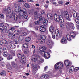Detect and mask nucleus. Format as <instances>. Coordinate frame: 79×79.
<instances>
[{"label": "nucleus", "mask_w": 79, "mask_h": 79, "mask_svg": "<svg viewBox=\"0 0 79 79\" xmlns=\"http://www.w3.org/2000/svg\"><path fill=\"white\" fill-rule=\"evenodd\" d=\"M54 20L56 22H60L61 23H63L64 20L62 16H59L57 14H55L54 15Z\"/></svg>", "instance_id": "1"}, {"label": "nucleus", "mask_w": 79, "mask_h": 79, "mask_svg": "<svg viewBox=\"0 0 79 79\" xmlns=\"http://www.w3.org/2000/svg\"><path fill=\"white\" fill-rule=\"evenodd\" d=\"M17 57L19 58H20V62L23 64H25L26 62V58L25 57V56L24 55H22L20 53L17 54Z\"/></svg>", "instance_id": "2"}, {"label": "nucleus", "mask_w": 79, "mask_h": 79, "mask_svg": "<svg viewBox=\"0 0 79 79\" xmlns=\"http://www.w3.org/2000/svg\"><path fill=\"white\" fill-rule=\"evenodd\" d=\"M55 34L56 35V37L57 39H59V37H58V34H59V30L58 29H56L55 31V32H53L52 33V37L53 39H55Z\"/></svg>", "instance_id": "3"}, {"label": "nucleus", "mask_w": 79, "mask_h": 79, "mask_svg": "<svg viewBox=\"0 0 79 79\" xmlns=\"http://www.w3.org/2000/svg\"><path fill=\"white\" fill-rule=\"evenodd\" d=\"M55 68L56 70L61 69L63 68V63L60 62L57 63L55 65Z\"/></svg>", "instance_id": "4"}, {"label": "nucleus", "mask_w": 79, "mask_h": 79, "mask_svg": "<svg viewBox=\"0 0 79 79\" xmlns=\"http://www.w3.org/2000/svg\"><path fill=\"white\" fill-rule=\"evenodd\" d=\"M41 55L44 56L46 59H48L50 56V54L46 52H42Z\"/></svg>", "instance_id": "5"}, {"label": "nucleus", "mask_w": 79, "mask_h": 79, "mask_svg": "<svg viewBox=\"0 0 79 79\" xmlns=\"http://www.w3.org/2000/svg\"><path fill=\"white\" fill-rule=\"evenodd\" d=\"M66 27L67 28L71 27L73 30L74 29V23H73L70 22L66 23Z\"/></svg>", "instance_id": "6"}, {"label": "nucleus", "mask_w": 79, "mask_h": 79, "mask_svg": "<svg viewBox=\"0 0 79 79\" xmlns=\"http://www.w3.org/2000/svg\"><path fill=\"white\" fill-rule=\"evenodd\" d=\"M33 68L32 74H35L36 73V71H37V65L35 64H32Z\"/></svg>", "instance_id": "7"}, {"label": "nucleus", "mask_w": 79, "mask_h": 79, "mask_svg": "<svg viewBox=\"0 0 79 79\" xmlns=\"http://www.w3.org/2000/svg\"><path fill=\"white\" fill-rule=\"evenodd\" d=\"M64 63L66 66V67H69V66H71L72 63L71 62H69V60H66L64 61Z\"/></svg>", "instance_id": "8"}, {"label": "nucleus", "mask_w": 79, "mask_h": 79, "mask_svg": "<svg viewBox=\"0 0 79 79\" xmlns=\"http://www.w3.org/2000/svg\"><path fill=\"white\" fill-rule=\"evenodd\" d=\"M61 15L62 16H64L66 19L69 18V14L67 11L62 12L61 13Z\"/></svg>", "instance_id": "9"}, {"label": "nucleus", "mask_w": 79, "mask_h": 79, "mask_svg": "<svg viewBox=\"0 0 79 79\" xmlns=\"http://www.w3.org/2000/svg\"><path fill=\"white\" fill-rule=\"evenodd\" d=\"M41 79H49V75L47 74H42L41 77Z\"/></svg>", "instance_id": "10"}, {"label": "nucleus", "mask_w": 79, "mask_h": 79, "mask_svg": "<svg viewBox=\"0 0 79 79\" xmlns=\"http://www.w3.org/2000/svg\"><path fill=\"white\" fill-rule=\"evenodd\" d=\"M47 49V48L45 47V46H41L39 47V50L41 51L40 52V54L42 55V52H44V50H45Z\"/></svg>", "instance_id": "11"}, {"label": "nucleus", "mask_w": 79, "mask_h": 79, "mask_svg": "<svg viewBox=\"0 0 79 79\" xmlns=\"http://www.w3.org/2000/svg\"><path fill=\"white\" fill-rule=\"evenodd\" d=\"M36 58L37 60L38 61H39L41 63H43V62H44V60L40 58V56H39V55L37 56Z\"/></svg>", "instance_id": "12"}, {"label": "nucleus", "mask_w": 79, "mask_h": 79, "mask_svg": "<svg viewBox=\"0 0 79 79\" xmlns=\"http://www.w3.org/2000/svg\"><path fill=\"white\" fill-rule=\"evenodd\" d=\"M73 17H74V18L77 17L78 19H79V14H77L75 11H73Z\"/></svg>", "instance_id": "13"}, {"label": "nucleus", "mask_w": 79, "mask_h": 79, "mask_svg": "<svg viewBox=\"0 0 79 79\" xmlns=\"http://www.w3.org/2000/svg\"><path fill=\"white\" fill-rule=\"evenodd\" d=\"M61 42L62 44H67V40L64 37H63L61 40Z\"/></svg>", "instance_id": "14"}, {"label": "nucleus", "mask_w": 79, "mask_h": 79, "mask_svg": "<svg viewBox=\"0 0 79 79\" xmlns=\"http://www.w3.org/2000/svg\"><path fill=\"white\" fill-rule=\"evenodd\" d=\"M40 30L41 32H45L46 31V29L44 25H42L40 27Z\"/></svg>", "instance_id": "15"}, {"label": "nucleus", "mask_w": 79, "mask_h": 79, "mask_svg": "<svg viewBox=\"0 0 79 79\" xmlns=\"http://www.w3.org/2000/svg\"><path fill=\"white\" fill-rule=\"evenodd\" d=\"M20 10H21V7L19 6H17L15 7V10L17 13H19Z\"/></svg>", "instance_id": "16"}, {"label": "nucleus", "mask_w": 79, "mask_h": 79, "mask_svg": "<svg viewBox=\"0 0 79 79\" xmlns=\"http://www.w3.org/2000/svg\"><path fill=\"white\" fill-rule=\"evenodd\" d=\"M47 44L49 45L50 48H52V46H53V42L51 41H48L47 42Z\"/></svg>", "instance_id": "17"}, {"label": "nucleus", "mask_w": 79, "mask_h": 79, "mask_svg": "<svg viewBox=\"0 0 79 79\" xmlns=\"http://www.w3.org/2000/svg\"><path fill=\"white\" fill-rule=\"evenodd\" d=\"M47 16L49 19H53V15L52 14L50 13H48L47 14Z\"/></svg>", "instance_id": "18"}, {"label": "nucleus", "mask_w": 79, "mask_h": 79, "mask_svg": "<svg viewBox=\"0 0 79 79\" xmlns=\"http://www.w3.org/2000/svg\"><path fill=\"white\" fill-rule=\"evenodd\" d=\"M73 71H74V66L71 67L69 70V73H71L73 72Z\"/></svg>", "instance_id": "19"}, {"label": "nucleus", "mask_w": 79, "mask_h": 79, "mask_svg": "<svg viewBox=\"0 0 79 79\" xmlns=\"http://www.w3.org/2000/svg\"><path fill=\"white\" fill-rule=\"evenodd\" d=\"M71 35L72 38L73 39V38H74L76 37V34L74 32L72 31L71 33Z\"/></svg>", "instance_id": "20"}, {"label": "nucleus", "mask_w": 79, "mask_h": 79, "mask_svg": "<svg viewBox=\"0 0 79 79\" xmlns=\"http://www.w3.org/2000/svg\"><path fill=\"white\" fill-rule=\"evenodd\" d=\"M44 22H43V24L44 26H47L48 25V20L47 19H44Z\"/></svg>", "instance_id": "21"}, {"label": "nucleus", "mask_w": 79, "mask_h": 79, "mask_svg": "<svg viewBox=\"0 0 79 79\" xmlns=\"http://www.w3.org/2000/svg\"><path fill=\"white\" fill-rule=\"evenodd\" d=\"M54 27L53 25L51 26L49 28V31L50 32H53V31H54Z\"/></svg>", "instance_id": "22"}, {"label": "nucleus", "mask_w": 79, "mask_h": 79, "mask_svg": "<svg viewBox=\"0 0 79 79\" xmlns=\"http://www.w3.org/2000/svg\"><path fill=\"white\" fill-rule=\"evenodd\" d=\"M67 38L68 41H71V36L69 35H67Z\"/></svg>", "instance_id": "23"}, {"label": "nucleus", "mask_w": 79, "mask_h": 79, "mask_svg": "<svg viewBox=\"0 0 79 79\" xmlns=\"http://www.w3.org/2000/svg\"><path fill=\"white\" fill-rule=\"evenodd\" d=\"M23 14L24 18H25V19H27V17H28V15L27 14V13H25Z\"/></svg>", "instance_id": "24"}, {"label": "nucleus", "mask_w": 79, "mask_h": 79, "mask_svg": "<svg viewBox=\"0 0 79 79\" xmlns=\"http://www.w3.org/2000/svg\"><path fill=\"white\" fill-rule=\"evenodd\" d=\"M37 55H35V56H32V57H34V56H35V58H34V59H32V60L33 61H37Z\"/></svg>", "instance_id": "25"}, {"label": "nucleus", "mask_w": 79, "mask_h": 79, "mask_svg": "<svg viewBox=\"0 0 79 79\" xmlns=\"http://www.w3.org/2000/svg\"><path fill=\"white\" fill-rule=\"evenodd\" d=\"M40 21H35L34 22L35 24L36 25H39V24H40Z\"/></svg>", "instance_id": "26"}, {"label": "nucleus", "mask_w": 79, "mask_h": 79, "mask_svg": "<svg viewBox=\"0 0 79 79\" xmlns=\"http://www.w3.org/2000/svg\"><path fill=\"white\" fill-rule=\"evenodd\" d=\"M41 39H42V40H45L46 39V37H45V35H42L40 36Z\"/></svg>", "instance_id": "27"}, {"label": "nucleus", "mask_w": 79, "mask_h": 79, "mask_svg": "<svg viewBox=\"0 0 79 79\" xmlns=\"http://www.w3.org/2000/svg\"><path fill=\"white\" fill-rule=\"evenodd\" d=\"M39 41L40 42V43L41 44H44L45 42V40H42L41 39H40L39 40Z\"/></svg>", "instance_id": "28"}, {"label": "nucleus", "mask_w": 79, "mask_h": 79, "mask_svg": "<svg viewBox=\"0 0 79 79\" xmlns=\"http://www.w3.org/2000/svg\"><path fill=\"white\" fill-rule=\"evenodd\" d=\"M44 19H45V18H44L42 19V16H41L39 18V21H44Z\"/></svg>", "instance_id": "29"}, {"label": "nucleus", "mask_w": 79, "mask_h": 79, "mask_svg": "<svg viewBox=\"0 0 79 79\" xmlns=\"http://www.w3.org/2000/svg\"><path fill=\"white\" fill-rule=\"evenodd\" d=\"M18 16L16 15H15L14 16V20L15 21H16L17 20H18Z\"/></svg>", "instance_id": "30"}, {"label": "nucleus", "mask_w": 79, "mask_h": 79, "mask_svg": "<svg viewBox=\"0 0 79 79\" xmlns=\"http://www.w3.org/2000/svg\"><path fill=\"white\" fill-rule=\"evenodd\" d=\"M25 40L26 42H29L31 40V38L30 37H27L26 38Z\"/></svg>", "instance_id": "31"}, {"label": "nucleus", "mask_w": 79, "mask_h": 79, "mask_svg": "<svg viewBox=\"0 0 79 79\" xmlns=\"http://www.w3.org/2000/svg\"><path fill=\"white\" fill-rule=\"evenodd\" d=\"M28 43H27L23 45V47L24 48H28Z\"/></svg>", "instance_id": "32"}, {"label": "nucleus", "mask_w": 79, "mask_h": 79, "mask_svg": "<svg viewBox=\"0 0 79 79\" xmlns=\"http://www.w3.org/2000/svg\"><path fill=\"white\" fill-rule=\"evenodd\" d=\"M25 6L27 8H30V6H29V5L27 3H25Z\"/></svg>", "instance_id": "33"}, {"label": "nucleus", "mask_w": 79, "mask_h": 79, "mask_svg": "<svg viewBox=\"0 0 79 79\" xmlns=\"http://www.w3.org/2000/svg\"><path fill=\"white\" fill-rule=\"evenodd\" d=\"M23 14H24L25 13H27V10L26 9H23L22 10Z\"/></svg>", "instance_id": "34"}, {"label": "nucleus", "mask_w": 79, "mask_h": 79, "mask_svg": "<svg viewBox=\"0 0 79 79\" xmlns=\"http://www.w3.org/2000/svg\"><path fill=\"white\" fill-rule=\"evenodd\" d=\"M23 39H24V37L23 36H20L19 38V40L20 41L23 40Z\"/></svg>", "instance_id": "35"}, {"label": "nucleus", "mask_w": 79, "mask_h": 79, "mask_svg": "<svg viewBox=\"0 0 79 79\" xmlns=\"http://www.w3.org/2000/svg\"><path fill=\"white\" fill-rule=\"evenodd\" d=\"M10 47L11 48H14L15 47V45L13 44H12L10 45Z\"/></svg>", "instance_id": "36"}, {"label": "nucleus", "mask_w": 79, "mask_h": 79, "mask_svg": "<svg viewBox=\"0 0 79 79\" xmlns=\"http://www.w3.org/2000/svg\"><path fill=\"white\" fill-rule=\"evenodd\" d=\"M12 65L13 67H14V68H18V65L15 63H13Z\"/></svg>", "instance_id": "37"}, {"label": "nucleus", "mask_w": 79, "mask_h": 79, "mask_svg": "<svg viewBox=\"0 0 79 79\" xmlns=\"http://www.w3.org/2000/svg\"><path fill=\"white\" fill-rule=\"evenodd\" d=\"M10 53L12 54L13 56H15V51H11Z\"/></svg>", "instance_id": "38"}, {"label": "nucleus", "mask_w": 79, "mask_h": 79, "mask_svg": "<svg viewBox=\"0 0 79 79\" xmlns=\"http://www.w3.org/2000/svg\"><path fill=\"white\" fill-rule=\"evenodd\" d=\"M13 58V56L11 55H9L7 57L8 60H11Z\"/></svg>", "instance_id": "39"}, {"label": "nucleus", "mask_w": 79, "mask_h": 79, "mask_svg": "<svg viewBox=\"0 0 79 79\" xmlns=\"http://www.w3.org/2000/svg\"><path fill=\"white\" fill-rule=\"evenodd\" d=\"M3 55L5 57H6V56L8 55V53H7L6 52H4L3 53Z\"/></svg>", "instance_id": "40"}, {"label": "nucleus", "mask_w": 79, "mask_h": 79, "mask_svg": "<svg viewBox=\"0 0 79 79\" xmlns=\"http://www.w3.org/2000/svg\"><path fill=\"white\" fill-rule=\"evenodd\" d=\"M0 75L1 76H3V75H6V72L4 71L3 72L1 73Z\"/></svg>", "instance_id": "41"}, {"label": "nucleus", "mask_w": 79, "mask_h": 79, "mask_svg": "<svg viewBox=\"0 0 79 79\" xmlns=\"http://www.w3.org/2000/svg\"><path fill=\"white\" fill-rule=\"evenodd\" d=\"M7 11L9 13H11V10L10 8L8 7L7 8Z\"/></svg>", "instance_id": "42"}, {"label": "nucleus", "mask_w": 79, "mask_h": 79, "mask_svg": "<svg viewBox=\"0 0 79 79\" xmlns=\"http://www.w3.org/2000/svg\"><path fill=\"white\" fill-rule=\"evenodd\" d=\"M8 68L10 69V70H11L12 69V67L10 65H9L7 66Z\"/></svg>", "instance_id": "43"}, {"label": "nucleus", "mask_w": 79, "mask_h": 79, "mask_svg": "<svg viewBox=\"0 0 79 79\" xmlns=\"http://www.w3.org/2000/svg\"><path fill=\"white\" fill-rule=\"evenodd\" d=\"M35 16H39V13H38L37 11H35L34 12Z\"/></svg>", "instance_id": "44"}, {"label": "nucleus", "mask_w": 79, "mask_h": 79, "mask_svg": "<svg viewBox=\"0 0 79 79\" xmlns=\"http://www.w3.org/2000/svg\"><path fill=\"white\" fill-rule=\"evenodd\" d=\"M58 3L60 4V5H63L64 4V2H63L62 1H59L58 2Z\"/></svg>", "instance_id": "45"}, {"label": "nucleus", "mask_w": 79, "mask_h": 79, "mask_svg": "<svg viewBox=\"0 0 79 79\" xmlns=\"http://www.w3.org/2000/svg\"><path fill=\"white\" fill-rule=\"evenodd\" d=\"M60 26L61 28H62V29H64V26L63 24H61L60 25Z\"/></svg>", "instance_id": "46"}, {"label": "nucleus", "mask_w": 79, "mask_h": 79, "mask_svg": "<svg viewBox=\"0 0 79 79\" xmlns=\"http://www.w3.org/2000/svg\"><path fill=\"white\" fill-rule=\"evenodd\" d=\"M2 43H3V44H6L8 43L5 40H2Z\"/></svg>", "instance_id": "47"}, {"label": "nucleus", "mask_w": 79, "mask_h": 79, "mask_svg": "<svg viewBox=\"0 0 79 79\" xmlns=\"http://www.w3.org/2000/svg\"><path fill=\"white\" fill-rule=\"evenodd\" d=\"M15 43L16 44H18V42H19L18 39H16L15 40Z\"/></svg>", "instance_id": "48"}, {"label": "nucleus", "mask_w": 79, "mask_h": 79, "mask_svg": "<svg viewBox=\"0 0 79 79\" xmlns=\"http://www.w3.org/2000/svg\"><path fill=\"white\" fill-rule=\"evenodd\" d=\"M8 34L9 37H11V36H12V34L11 33V32L8 33Z\"/></svg>", "instance_id": "49"}, {"label": "nucleus", "mask_w": 79, "mask_h": 79, "mask_svg": "<svg viewBox=\"0 0 79 79\" xmlns=\"http://www.w3.org/2000/svg\"><path fill=\"white\" fill-rule=\"evenodd\" d=\"M41 14L42 15H45V12L44 10H42Z\"/></svg>", "instance_id": "50"}, {"label": "nucleus", "mask_w": 79, "mask_h": 79, "mask_svg": "<svg viewBox=\"0 0 79 79\" xmlns=\"http://www.w3.org/2000/svg\"><path fill=\"white\" fill-rule=\"evenodd\" d=\"M0 18H2L3 19H4V16H3V14H0Z\"/></svg>", "instance_id": "51"}, {"label": "nucleus", "mask_w": 79, "mask_h": 79, "mask_svg": "<svg viewBox=\"0 0 79 79\" xmlns=\"http://www.w3.org/2000/svg\"><path fill=\"white\" fill-rule=\"evenodd\" d=\"M79 19H76L75 20V22L76 23H77V24H79Z\"/></svg>", "instance_id": "52"}, {"label": "nucleus", "mask_w": 79, "mask_h": 79, "mask_svg": "<svg viewBox=\"0 0 79 79\" xmlns=\"http://www.w3.org/2000/svg\"><path fill=\"white\" fill-rule=\"evenodd\" d=\"M38 16H37V15H35V16L34 17V19H37Z\"/></svg>", "instance_id": "53"}, {"label": "nucleus", "mask_w": 79, "mask_h": 79, "mask_svg": "<svg viewBox=\"0 0 79 79\" xmlns=\"http://www.w3.org/2000/svg\"><path fill=\"white\" fill-rule=\"evenodd\" d=\"M4 26V24L3 23H0V26L1 27H3V26Z\"/></svg>", "instance_id": "54"}, {"label": "nucleus", "mask_w": 79, "mask_h": 79, "mask_svg": "<svg viewBox=\"0 0 79 79\" xmlns=\"http://www.w3.org/2000/svg\"><path fill=\"white\" fill-rule=\"evenodd\" d=\"M2 51H3V49L2 48H0V55H1V54L2 53Z\"/></svg>", "instance_id": "55"}, {"label": "nucleus", "mask_w": 79, "mask_h": 79, "mask_svg": "<svg viewBox=\"0 0 79 79\" xmlns=\"http://www.w3.org/2000/svg\"><path fill=\"white\" fill-rule=\"evenodd\" d=\"M79 68L78 67H76L75 68H74V70L75 71H78V70H79Z\"/></svg>", "instance_id": "56"}, {"label": "nucleus", "mask_w": 79, "mask_h": 79, "mask_svg": "<svg viewBox=\"0 0 79 79\" xmlns=\"http://www.w3.org/2000/svg\"><path fill=\"white\" fill-rule=\"evenodd\" d=\"M10 29L11 30V31H14V30H15V28L14 27H10Z\"/></svg>", "instance_id": "57"}, {"label": "nucleus", "mask_w": 79, "mask_h": 79, "mask_svg": "<svg viewBox=\"0 0 79 79\" xmlns=\"http://www.w3.org/2000/svg\"><path fill=\"white\" fill-rule=\"evenodd\" d=\"M28 52H29V51H28V50H26L24 51V53H26V54H27Z\"/></svg>", "instance_id": "58"}, {"label": "nucleus", "mask_w": 79, "mask_h": 79, "mask_svg": "<svg viewBox=\"0 0 79 79\" xmlns=\"http://www.w3.org/2000/svg\"><path fill=\"white\" fill-rule=\"evenodd\" d=\"M3 29H4V30H7V27L6 26H5L3 28Z\"/></svg>", "instance_id": "59"}, {"label": "nucleus", "mask_w": 79, "mask_h": 79, "mask_svg": "<svg viewBox=\"0 0 79 79\" xmlns=\"http://www.w3.org/2000/svg\"><path fill=\"white\" fill-rule=\"evenodd\" d=\"M27 35V33H26V32H24L23 34V36H26V35Z\"/></svg>", "instance_id": "60"}, {"label": "nucleus", "mask_w": 79, "mask_h": 79, "mask_svg": "<svg viewBox=\"0 0 79 79\" xmlns=\"http://www.w3.org/2000/svg\"><path fill=\"white\" fill-rule=\"evenodd\" d=\"M47 68H48V67L47 66H46L45 67H44V71H46V70L47 69Z\"/></svg>", "instance_id": "61"}, {"label": "nucleus", "mask_w": 79, "mask_h": 79, "mask_svg": "<svg viewBox=\"0 0 79 79\" xmlns=\"http://www.w3.org/2000/svg\"><path fill=\"white\" fill-rule=\"evenodd\" d=\"M0 30L1 31H3L4 30L3 29V27H0Z\"/></svg>", "instance_id": "62"}, {"label": "nucleus", "mask_w": 79, "mask_h": 79, "mask_svg": "<svg viewBox=\"0 0 79 79\" xmlns=\"http://www.w3.org/2000/svg\"><path fill=\"white\" fill-rule=\"evenodd\" d=\"M45 8H48V6L47 5H45Z\"/></svg>", "instance_id": "63"}, {"label": "nucleus", "mask_w": 79, "mask_h": 79, "mask_svg": "<svg viewBox=\"0 0 79 79\" xmlns=\"http://www.w3.org/2000/svg\"><path fill=\"white\" fill-rule=\"evenodd\" d=\"M5 32L6 33H8V30H6L5 31Z\"/></svg>", "instance_id": "64"}]
</instances>
